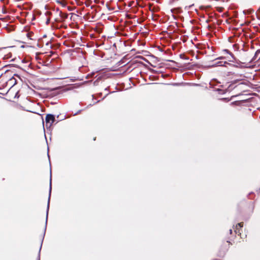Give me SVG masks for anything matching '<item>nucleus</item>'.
I'll return each mask as SVG.
<instances>
[{"label": "nucleus", "instance_id": "20e7f679", "mask_svg": "<svg viewBox=\"0 0 260 260\" xmlns=\"http://www.w3.org/2000/svg\"><path fill=\"white\" fill-rule=\"evenodd\" d=\"M243 222L239 223L236 225V229L235 230V232H236V234H240V235L241 234V233H240V230H239V229L241 228L242 227H243Z\"/></svg>", "mask_w": 260, "mask_h": 260}, {"label": "nucleus", "instance_id": "39448f33", "mask_svg": "<svg viewBox=\"0 0 260 260\" xmlns=\"http://www.w3.org/2000/svg\"><path fill=\"white\" fill-rule=\"evenodd\" d=\"M235 87H236V85H235V83H233L230 84L228 86V87L226 89V91H230L231 90H232Z\"/></svg>", "mask_w": 260, "mask_h": 260}, {"label": "nucleus", "instance_id": "f257e3e1", "mask_svg": "<svg viewBox=\"0 0 260 260\" xmlns=\"http://www.w3.org/2000/svg\"><path fill=\"white\" fill-rule=\"evenodd\" d=\"M55 120V117L53 115L47 114L46 116V125L49 124L50 127Z\"/></svg>", "mask_w": 260, "mask_h": 260}, {"label": "nucleus", "instance_id": "2eb2a0df", "mask_svg": "<svg viewBox=\"0 0 260 260\" xmlns=\"http://www.w3.org/2000/svg\"><path fill=\"white\" fill-rule=\"evenodd\" d=\"M4 48V49H6V48H2V49ZM2 49V48H0V50Z\"/></svg>", "mask_w": 260, "mask_h": 260}, {"label": "nucleus", "instance_id": "f03ea898", "mask_svg": "<svg viewBox=\"0 0 260 260\" xmlns=\"http://www.w3.org/2000/svg\"><path fill=\"white\" fill-rule=\"evenodd\" d=\"M226 65H229L230 66H234L233 64H231L226 61H218L216 62L215 63L212 65V67H226Z\"/></svg>", "mask_w": 260, "mask_h": 260}, {"label": "nucleus", "instance_id": "ddd939ff", "mask_svg": "<svg viewBox=\"0 0 260 260\" xmlns=\"http://www.w3.org/2000/svg\"><path fill=\"white\" fill-rule=\"evenodd\" d=\"M80 111L81 110H79V111L77 113L75 114V115H76L77 113H79Z\"/></svg>", "mask_w": 260, "mask_h": 260}, {"label": "nucleus", "instance_id": "7ed1b4c3", "mask_svg": "<svg viewBox=\"0 0 260 260\" xmlns=\"http://www.w3.org/2000/svg\"><path fill=\"white\" fill-rule=\"evenodd\" d=\"M51 176H50V189H49V196L48 201V205H47V214H46V223H47V218H48V210H49V202H50V196H51Z\"/></svg>", "mask_w": 260, "mask_h": 260}, {"label": "nucleus", "instance_id": "f8f14e48", "mask_svg": "<svg viewBox=\"0 0 260 260\" xmlns=\"http://www.w3.org/2000/svg\"><path fill=\"white\" fill-rule=\"evenodd\" d=\"M222 58H223V57H220L218 58V59H222Z\"/></svg>", "mask_w": 260, "mask_h": 260}, {"label": "nucleus", "instance_id": "6e6552de", "mask_svg": "<svg viewBox=\"0 0 260 260\" xmlns=\"http://www.w3.org/2000/svg\"><path fill=\"white\" fill-rule=\"evenodd\" d=\"M183 83H172V84H169V85H172L173 86H179L181 84H182Z\"/></svg>", "mask_w": 260, "mask_h": 260}, {"label": "nucleus", "instance_id": "423d86ee", "mask_svg": "<svg viewBox=\"0 0 260 260\" xmlns=\"http://www.w3.org/2000/svg\"><path fill=\"white\" fill-rule=\"evenodd\" d=\"M223 52H225L226 53L230 54L231 58L233 59H235V57L233 55V54L232 53H231L228 49L223 50Z\"/></svg>", "mask_w": 260, "mask_h": 260}, {"label": "nucleus", "instance_id": "9b49d317", "mask_svg": "<svg viewBox=\"0 0 260 260\" xmlns=\"http://www.w3.org/2000/svg\"><path fill=\"white\" fill-rule=\"evenodd\" d=\"M41 249V246L40 247V248L39 253V255L38 257V260H40V252Z\"/></svg>", "mask_w": 260, "mask_h": 260}, {"label": "nucleus", "instance_id": "dca6fc26", "mask_svg": "<svg viewBox=\"0 0 260 260\" xmlns=\"http://www.w3.org/2000/svg\"><path fill=\"white\" fill-rule=\"evenodd\" d=\"M259 10H260V7H259Z\"/></svg>", "mask_w": 260, "mask_h": 260}, {"label": "nucleus", "instance_id": "1a4fd4ad", "mask_svg": "<svg viewBox=\"0 0 260 260\" xmlns=\"http://www.w3.org/2000/svg\"><path fill=\"white\" fill-rule=\"evenodd\" d=\"M10 81H11L12 83H14V85L16 83V79L14 78H12L10 79Z\"/></svg>", "mask_w": 260, "mask_h": 260}, {"label": "nucleus", "instance_id": "9d476101", "mask_svg": "<svg viewBox=\"0 0 260 260\" xmlns=\"http://www.w3.org/2000/svg\"><path fill=\"white\" fill-rule=\"evenodd\" d=\"M259 53H260V50H257L256 51L255 53L254 57H256V56L257 55H258V54Z\"/></svg>", "mask_w": 260, "mask_h": 260}, {"label": "nucleus", "instance_id": "0eeeda50", "mask_svg": "<svg viewBox=\"0 0 260 260\" xmlns=\"http://www.w3.org/2000/svg\"><path fill=\"white\" fill-rule=\"evenodd\" d=\"M11 57V54L10 53H9V54L6 55L4 56V59H8V58H10Z\"/></svg>", "mask_w": 260, "mask_h": 260}, {"label": "nucleus", "instance_id": "4468645a", "mask_svg": "<svg viewBox=\"0 0 260 260\" xmlns=\"http://www.w3.org/2000/svg\"><path fill=\"white\" fill-rule=\"evenodd\" d=\"M230 234H232V230H230Z\"/></svg>", "mask_w": 260, "mask_h": 260}]
</instances>
